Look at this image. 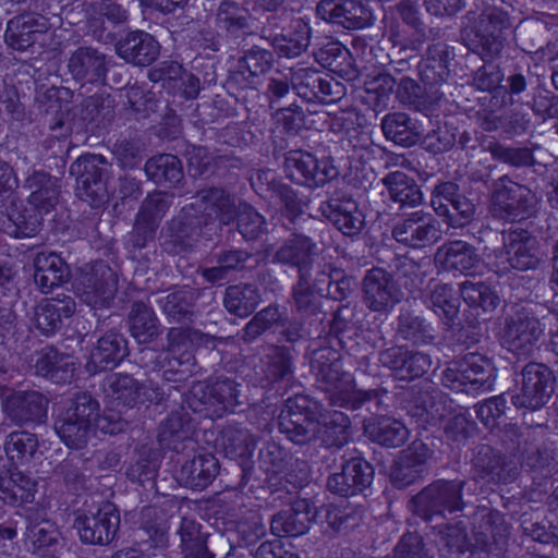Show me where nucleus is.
Instances as JSON below:
<instances>
[{"label":"nucleus","instance_id":"f257e3e1","mask_svg":"<svg viewBox=\"0 0 558 558\" xmlns=\"http://www.w3.org/2000/svg\"><path fill=\"white\" fill-rule=\"evenodd\" d=\"M279 429L298 445L320 439L326 446H342L349 437V417L338 411L323 413L322 404L304 395L286 401L278 417Z\"/></svg>","mask_w":558,"mask_h":558},{"label":"nucleus","instance_id":"f03ea898","mask_svg":"<svg viewBox=\"0 0 558 558\" xmlns=\"http://www.w3.org/2000/svg\"><path fill=\"white\" fill-rule=\"evenodd\" d=\"M312 369L319 388L332 405L354 410L377 398L375 390L356 389L352 374L343 371L340 354L332 349L315 351Z\"/></svg>","mask_w":558,"mask_h":558},{"label":"nucleus","instance_id":"7ed1b4c3","mask_svg":"<svg viewBox=\"0 0 558 558\" xmlns=\"http://www.w3.org/2000/svg\"><path fill=\"white\" fill-rule=\"evenodd\" d=\"M508 27L507 14L486 7L481 13L470 12L462 29V37L471 50L486 61L498 57L504 48V29Z\"/></svg>","mask_w":558,"mask_h":558},{"label":"nucleus","instance_id":"20e7f679","mask_svg":"<svg viewBox=\"0 0 558 558\" xmlns=\"http://www.w3.org/2000/svg\"><path fill=\"white\" fill-rule=\"evenodd\" d=\"M203 210L208 219L217 220L219 226L229 225L233 220L235 209L238 229L247 240L257 239L265 233L266 222L251 205L243 203L235 207L234 199L222 189L211 187L199 193Z\"/></svg>","mask_w":558,"mask_h":558},{"label":"nucleus","instance_id":"39448f33","mask_svg":"<svg viewBox=\"0 0 558 558\" xmlns=\"http://www.w3.org/2000/svg\"><path fill=\"white\" fill-rule=\"evenodd\" d=\"M25 186L31 191L28 203L37 214L28 218L21 214L10 215L15 226L12 233L16 238L34 235L41 225L40 217L52 211L59 203L60 180L47 172L34 171L25 180Z\"/></svg>","mask_w":558,"mask_h":558},{"label":"nucleus","instance_id":"423d86ee","mask_svg":"<svg viewBox=\"0 0 558 558\" xmlns=\"http://www.w3.org/2000/svg\"><path fill=\"white\" fill-rule=\"evenodd\" d=\"M494 379L492 362L480 353H469L462 360L451 363L441 376L444 386L466 393L490 390Z\"/></svg>","mask_w":558,"mask_h":558},{"label":"nucleus","instance_id":"0eeeda50","mask_svg":"<svg viewBox=\"0 0 558 558\" xmlns=\"http://www.w3.org/2000/svg\"><path fill=\"white\" fill-rule=\"evenodd\" d=\"M98 411V402L88 393H80L54 423L61 440L70 448L84 447L92 433L93 420Z\"/></svg>","mask_w":558,"mask_h":558},{"label":"nucleus","instance_id":"6e6552de","mask_svg":"<svg viewBox=\"0 0 558 558\" xmlns=\"http://www.w3.org/2000/svg\"><path fill=\"white\" fill-rule=\"evenodd\" d=\"M168 368L165 371L167 380H185L193 372L195 345H208L210 336L191 328H171L167 335Z\"/></svg>","mask_w":558,"mask_h":558},{"label":"nucleus","instance_id":"1a4fd4ad","mask_svg":"<svg viewBox=\"0 0 558 558\" xmlns=\"http://www.w3.org/2000/svg\"><path fill=\"white\" fill-rule=\"evenodd\" d=\"M535 195L525 185L512 181L505 175L493 184L490 211L505 220L524 219L534 207Z\"/></svg>","mask_w":558,"mask_h":558},{"label":"nucleus","instance_id":"9d476101","mask_svg":"<svg viewBox=\"0 0 558 558\" xmlns=\"http://www.w3.org/2000/svg\"><path fill=\"white\" fill-rule=\"evenodd\" d=\"M106 159L100 155H85L70 167V174L76 178V196L92 207H99L108 199L105 181Z\"/></svg>","mask_w":558,"mask_h":558},{"label":"nucleus","instance_id":"9b49d317","mask_svg":"<svg viewBox=\"0 0 558 558\" xmlns=\"http://www.w3.org/2000/svg\"><path fill=\"white\" fill-rule=\"evenodd\" d=\"M544 335V327L531 308L520 307L506 319L502 345L518 356H529Z\"/></svg>","mask_w":558,"mask_h":558},{"label":"nucleus","instance_id":"f8f14e48","mask_svg":"<svg viewBox=\"0 0 558 558\" xmlns=\"http://www.w3.org/2000/svg\"><path fill=\"white\" fill-rule=\"evenodd\" d=\"M238 393L236 383L229 378L198 381L191 388L189 403L195 412L205 411L210 416L221 417L239 403Z\"/></svg>","mask_w":558,"mask_h":558},{"label":"nucleus","instance_id":"ddd939ff","mask_svg":"<svg viewBox=\"0 0 558 558\" xmlns=\"http://www.w3.org/2000/svg\"><path fill=\"white\" fill-rule=\"evenodd\" d=\"M555 377L551 369L542 363H529L521 372V386L511 396L518 408L536 410L542 408L554 392Z\"/></svg>","mask_w":558,"mask_h":558},{"label":"nucleus","instance_id":"4468645a","mask_svg":"<svg viewBox=\"0 0 558 558\" xmlns=\"http://www.w3.org/2000/svg\"><path fill=\"white\" fill-rule=\"evenodd\" d=\"M463 486V481H437L428 485L414 497L415 511L425 520H430L434 515H442L446 511L461 510Z\"/></svg>","mask_w":558,"mask_h":558},{"label":"nucleus","instance_id":"2eb2a0df","mask_svg":"<svg viewBox=\"0 0 558 558\" xmlns=\"http://www.w3.org/2000/svg\"><path fill=\"white\" fill-rule=\"evenodd\" d=\"M498 271L509 269H534L541 262L538 242L526 230H514L508 233L505 250L497 257Z\"/></svg>","mask_w":558,"mask_h":558},{"label":"nucleus","instance_id":"dca6fc26","mask_svg":"<svg viewBox=\"0 0 558 558\" xmlns=\"http://www.w3.org/2000/svg\"><path fill=\"white\" fill-rule=\"evenodd\" d=\"M402 298L401 290L388 271L373 268L366 272L363 279V300L371 311L389 312Z\"/></svg>","mask_w":558,"mask_h":558},{"label":"nucleus","instance_id":"f3484780","mask_svg":"<svg viewBox=\"0 0 558 558\" xmlns=\"http://www.w3.org/2000/svg\"><path fill=\"white\" fill-rule=\"evenodd\" d=\"M117 276L102 262L95 263L80 279L77 286L82 300L93 307L109 305L117 292Z\"/></svg>","mask_w":558,"mask_h":558},{"label":"nucleus","instance_id":"a211bd4d","mask_svg":"<svg viewBox=\"0 0 558 558\" xmlns=\"http://www.w3.org/2000/svg\"><path fill=\"white\" fill-rule=\"evenodd\" d=\"M432 205L435 211L439 216H444L452 228H462L469 225L475 214L474 204L459 194L457 184L452 182H445L436 187Z\"/></svg>","mask_w":558,"mask_h":558},{"label":"nucleus","instance_id":"6ab92c4d","mask_svg":"<svg viewBox=\"0 0 558 558\" xmlns=\"http://www.w3.org/2000/svg\"><path fill=\"white\" fill-rule=\"evenodd\" d=\"M104 388L116 408L131 409L145 401H156L161 396L159 388H147L128 374L109 375Z\"/></svg>","mask_w":558,"mask_h":558},{"label":"nucleus","instance_id":"aec40b11","mask_svg":"<svg viewBox=\"0 0 558 558\" xmlns=\"http://www.w3.org/2000/svg\"><path fill=\"white\" fill-rule=\"evenodd\" d=\"M316 14L347 29H360L373 23L372 11L359 0H320Z\"/></svg>","mask_w":558,"mask_h":558},{"label":"nucleus","instance_id":"412c9836","mask_svg":"<svg viewBox=\"0 0 558 558\" xmlns=\"http://www.w3.org/2000/svg\"><path fill=\"white\" fill-rule=\"evenodd\" d=\"M119 523V514L110 506H106L95 512L87 511L78 514L74 526L82 542L104 545L114 537Z\"/></svg>","mask_w":558,"mask_h":558},{"label":"nucleus","instance_id":"4be33fe9","mask_svg":"<svg viewBox=\"0 0 558 558\" xmlns=\"http://www.w3.org/2000/svg\"><path fill=\"white\" fill-rule=\"evenodd\" d=\"M286 170L293 181L315 185H323L337 175L336 168L327 160L319 161L312 154L301 150L289 153Z\"/></svg>","mask_w":558,"mask_h":558},{"label":"nucleus","instance_id":"5701e85b","mask_svg":"<svg viewBox=\"0 0 558 558\" xmlns=\"http://www.w3.org/2000/svg\"><path fill=\"white\" fill-rule=\"evenodd\" d=\"M392 235L408 246L424 247L440 239V225L430 215L414 213L395 226Z\"/></svg>","mask_w":558,"mask_h":558},{"label":"nucleus","instance_id":"b1692460","mask_svg":"<svg viewBox=\"0 0 558 558\" xmlns=\"http://www.w3.org/2000/svg\"><path fill=\"white\" fill-rule=\"evenodd\" d=\"M48 400L38 391H17L3 402L5 416L16 425L40 423L47 415Z\"/></svg>","mask_w":558,"mask_h":558},{"label":"nucleus","instance_id":"393cba45","mask_svg":"<svg viewBox=\"0 0 558 558\" xmlns=\"http://www.w3.org/2000/svg\"><path fill=\"white\" fill-rule=\"evenodd\" d=\"M475 476L488 484L508 483L517 475V465L506 461L494 448L480 445L472 459Z\"/></svg>","mask_w":558,"mask_h":558},{"label":"nucleus","instance_id":"a878e982","mask_svg":"<svg viewBox=\"0 0 558 558\" xmlns=\"http://www.w3.org/2000/svg\"><path fill=\"white\" fill-rule=\"evenodd\" d=\"M373 481V468L361 458L343 463L341 472L329 476L327 487L342 496L355 495L367 488Z\"/></svg>","mask_w":558,"mask_h":558},{"label":"nucleus","instance_id":"bb28decb","mask_svg":"<svg viewBox=\"0 0 558 558\" xmlns=\"http://www.w3.org/2000/svg\"><path fill=\"white\" fill-rule=\"evenodd\" d=\"M437 267L444 270L471 275L481 264L476 248L466 241L453 240L441 244L434 256Z\"/></svg>","mask_w":558,"mask_h":558},{"label":"nucleus","instance_id":"cd10ccee","mask_svg":"<svg viewBox=\"0 0 558 558\" xmlns=\"http://www.w3.org/2000/svg\"><path fill=\"white\" fill-rule=\"evenodd\" d=\"M316 511L306 499L294 501L290 508L280 511L272 517L270 529L272 534L279 537L299 536L305 534Z\"/></svg>","mask_w":558,"mask_h":558},{"label":"nucleus","instance_id":"c85d7f7f","mask_svg":"<svg viewBox=\"0 0 558 558\" xmlns=\"http://www.w3.org/2000/svg\"><path fill=\"white\" fill-rule=\"evenodd\" d=\"M432 456V450L421 440L413 441L405 450L401 451L396 462L391 477L398 487H404L414 483L425 472V464Z\"/></svg>","mask_w":558,"mask_h":558},{"label":"nucleus","instance_id":"c756f323","mask_svg":"<svg viewBox=\"0 0 558 558\" xmlns=\"http://www.w3.org/2000/svg\"><path fill=\"white\" fill-rule=\"evenodd\" d=\"M75 310V301L70 295L44 300L35 308V326L43 335L50 336L60 329L63 318L71 317Z\"/></svg>","mask_w":558,"mask_h":558},{"label":"nucleus","instance_id":"7c9ffc66","mask_svg":"<svg viewBox=\"0 0 558 558\" xmlns=\"http://www.w3.org/2000/svg\"><path fill=\"white\" fill-rule=\"evenodd\" d=\"M159 44L145 32L130 33L117 44L119 57L138 66L151 64L159 56Z\"/></svg>","mask_w":558,"mask_h":558},{"label":"nucleus","instance_id":"2f4dec72","mask_svg":"<svg viewBox=\"0 0 558 558\" xmlns=\"http://www.w3.org/2000/svg\"><path fill=\"white\" fill-rule=\"evenodd\" d=\"M34 281L43 293H49L69 278L66 263L54 252H40L34 258Z\"/></svg>","mask_w":558,"mask_h":558},{"label":"nucleus","instance_id":"473e14b6","mask_svg":"<svg viewBox=\"0 0 558 558\" xmlns=\"http://www.w3.org/2000/svg\"><path fill=\"white\" fill-rule=\"evenodd\" d=\"M126 354L123 337L116 332L102 336L90 351L86 368L89 373H98L117 366Z\"/></svg>","mask_w":558,"mask_h":558},{"label":"nucleus","instance_id":"72a5a7b5","mask_svg":"<svg viewBox=\"0 0 558 558\" xmlns=\"http://www.w3.org/2000/svg\"><path fill=\"white\" fill-rule=\"evenodd\" d=\"M46 29L44 17L25 14L9 21L4 38L10 47L24 51L33 46Z\"/></svg>","mask_w":558,"mask_h":558},{"label":"nucleus","instance_id":"f704fd0d","mask_svg":"<svg viewBox=\"0 0 558 558\" xmlns=\"http://www.w3.org/2000/svg\"><path fill=\"white\" fill-rule=\"evenodd\" d=\"M315 243L305 235L292 234L276 251L274 260L294 267L299 276L308 275Z\"/></svg>","mask_w":558,"mask_h":558},{"label":"nucleus","instance_id":"c9c22d12","mask_svg":"<svg viewBox=\"0 0 558 558\" xmlns=\"http://www.w3.org/2000/svg\"><path fill=\"white\" fill-rule=\"evenodd\" d=\"M272 64V53L269 50L253 47L239 59L233 80L243 87L255 88L258 77L265 74Z\"/></svg>","mask_w":558,"mask_h":558},{"label":"nucleus","instance_id":"e433bc0d","mask_svg":"<svg viewBox=\"0 0 558 558\" xmlns=\"http://www.w3.org/2000/svg\"><path fill=\"white\" fill-rule=\"evenodd\" d=\"M322 211L344 235L357 234L363 228V215L353 199H332Z\"/></svg>","mask_w":558,"mask_h":558},{"label":"nucleus","instance_id":"4c0bfd02","mask_svg":"<svg viewBox=\"0 0 558 558\" xmlns=\"http://www.w3.org/2000/svg\"><path fill=\"white\" fill-rule=\"evenodd\" d=\"M192 429L189 413L182 410L174 411L159 427V442L163 447L179 452L185 448L183 444H193L191 439Z\"/></svg>","mask_w":558,"mask_h":558},{"label":"nucleus","instance_id":"58836bf2","mask_svg":"<svg viewBox=\"0 0 558 558\" xmlns=\"http://www.w3.org/2000/svg\"><path fill=\"white\" fill-rule=\"evenodd\" d=\"M218 473V460L210 453L198 454L182 464L180 481L183 485L194 488H205Z\"/></svg>","mask_w":558,"mask_h":558},{"label":"nucleus","instance_id":"ea45409f","mask_svg":"<svg viewBox=\"0 0 558 558\" xmlns=\"http://www.w3.org/2000/svg\"><path fill=\"white\" fill-rule=\"evenodd\" d=\"M68 66L75 78H87L89 82L100 78L107 71L105 54L89 47L75 50Z\"/></svg>","mask_w":558,"mask_h":558},{"label":"nucleus","instance_id":"a19ab883","mask_svg":"<svg viewBox=\"0 0 558 558\" xmlns=\"http://www.w3.org/2000/svg\"><path fill=\"white\" fill-rule=\"evenodd\" d=\"M385 136L402 146H413L422 135L420 126L408 114L395 112L386 114L381 120Z\"/></svg>","mask_w":558,"mask_h":558},{"label":"nucleus","instance_id":"79ce46f5","mask_svg":"<svg viewBox=\"0 0 558 558\" xmlns=\"http://www.w3.org/2000/svg\"><path fill=\"white\" fill-rule=\"evenodd\" d=\"M365 432L373 441L388 448L400 447L409 438L407 426L391 417H378L368 422Z\"/></svg>","mask_w":558,"mask_h":558},{"label":"nucleus","instance_id":"37998d69","mask_svg":"<svg viewBox=\"0 0 558 558\" xmlns=\"http://www.w3.org/2000/svg\"><path fill=\"white\" fill-rule=\"evenodd\" d=\"M36 371L41 376L60 384L73 377L75 363L71 356L47 348L36 361Z\"/></svg>","mask_w":558,"mask_h":558},{"label":"nucleus","instance_id":"c03bdc74","mask_svg":"<svg viewBox=\"0 0 558 558\" xmlns=\"http://www.w3.org/2000/svg\"><path fill=\"white\" fill-rule=\"evenodd\" d=\"M310 37L311 28L308 24L298 19L291 22L283 34L275 37L274 47L280 56L295 58L306 50Z\"/></svg>","mask_w":558,"mask_h":558},{"label":"nucleus","instance_id":"a18cd8bd","mask_svg":"<svg viewBox=\"0 0 558 558\" xmlns=\"http://www.w3.org/2000/svg\"><path fill=\"white\" fill-rule=\"evenodd\" d=\"M171 204L170 196L163 192H155L148 195L142 204L135 222V231L150 236Z\"/></svg>","mask_w":558,"mask_h":558},{"label":"nucleus","instance_id":"49530a36","mask_svg":"<svg viewBox=\"0 0 558 558\" xmlns=\"http://www.w3.org/2000/svg\"><path fill=\"white\" fill-rule=\"evenodd\" d=\"M262 298L258 289L248 283L227 288L223 298L226 310L241 318L250 316Z\"/></svg>","mask_w":558,"mask_h":558},{"label":"nucleus","instance_id":"de8ad7c7","mask_svg":"<svg viewBox=\"0 0 558 558\" xmlns=\"http://www.w3.org/2000/svg\"><path fill=\"white\" fill-rule=\"evenodd\" d=\"M4 451L14 464H28L38 458V439L35 434L16 430L7 436Z\"/></svg>","mask_w":558,"mask_h":558},{"label":"nucleus","instance_id":"09e8293b","mask_svg":"<svg viewBox=\"0 0 558 558\" xmlns=\"http://www.w3.org/2000/svg\"><path fill=\"white\" fill-rule=\"evenodd\" d=\"M129 320L131 335L138 343H148L159 333L158 320L154 311L142 302L133 304Z\"/></svg>","mask_w":558,"mask_h":558},{"label":"nucleus","instance_id":"8fccbe9b","mask_svg":"<svg viewBox=\"0 0 558 558\" xmlns=\"http://www.w3.org/2000/svg\"><path fill=\"white\" fill-rule=\"evenodd\" d=\"M390 198L402 206H416L422 202V193L415 182L401 171H395L383 179Z\"/></svg>","mask_w":558,"mask_h":558},{"label":"nucleus","instance_id":"3c124183","mask_svg":"<svg viewBox=\"0 0 558 558\" xmlns=\"http://www.w3.org/2000/svg\"><path fill=\"white\" fill-rule=\"evenodd\" d=\"M141 520L142 530L148 536L144 544L150 542L149 547L163 549L168 542V521L163 510L156 506L146 507L141 512Z\"/></svg>","mask_w":558,"mask_h":558},{"label":"nucleus","instance_id":"603ef678","mask_svg":"<svg viewBox=\"0 0 558 558\" xmlns=\"http://www.w3.org/2000/svg\"><path fill=\"white\" fill-rule=\"evenodd\" d=\"M145 171L149 179L159 184H175L183 178L181 161L177 156L170 154L150 158L145 165Z\"/></svg>","mask_w":558,"mask_h":558},{"label":"nucleus","instance_id":"864d4df0","mask_svg":"<svg viewBox=\"0 0 558 558\" xmlns=\"http://www.w3.org/2000/svg\"><path fill=\"white\" fill-rule=\"evenodd\" d=\"M181 547L186 558H213L199 531V524L191 518H182L178 529Z\"/></svg>","mask_w":558,"mask_h":558},{"label":"nucleus","instance_id":"5fc2aeb1","mask_svg":"<svg viewBox=\"0 0 558 558\" xmlns=\"http://www.w3.org/2000/svg\"><path fill=\"white\" fill-rule=\"evenodd\" d=\"M433 329L423 318L410 312H402L398 318L397 335L413 344H427L433 341Z\"/></svg>","mask_w":558,"mask_h":558},{"label":"nucleus","instance_id":"6e6d98bb","mask_svg":"<svg viewBox=\"0 0 558 558\" xmlns=\"http://www.w3.org/2000/svg\"><path fill=\"white\" fill-rule=\"evenodd\" d=\"M197 292L189 287L179 289L165 296L161 302L163 312L174 320H184L193 316Z\"/></svg>","mask_w":558,"mask_h":558},{"label":"nucleus","instance_id":"4d7b16f0","mask_svg":"<svg viewBox=\"0 0 558 558\" xmlns=\"http://www.w3.org/2000/svg\"><path fill=\"white\" fill-rule=\"evenodd\" d=\"M292 355L289 349L269 345L264 354V372L269 380L276 381L293 372Z\"/></svg>","mask_w":558,"mask_h":558},{"label":"nucleus","instance_id":"13d9d810","mask_svg":"<svg viewBox=\"0 0 558 558\" xmlns=\"http://www.w3.org/2000/svg\"><path fill=\"white\" fill-rule=\"evenodd\" d=\"M427 303L435 314L448 319H452L459 308V299L447 283L435 282L430 288Z\"/></svg>","mask_w":558,"mask_h":558},{"label":"nucleus","instance_id":"bf43d9fd","mask_svg":"<svg viewBox=\"0 0 558 558\" xmlns=\"http://www.w3.org/2000/svg\"><path fill=\"white\" fill-rule=\"evenodd\" d=\"M461 295L470 306L481 307L485 312L495 310L500 301L497 293L484 282H463Z\"/></svg>","mask_w":558,"mask_h":558},{"label":"nucleus","instance_id":"052dcab7","mask_svg":"<svg viewBox=\"0 0 558 558\" xmlns=\"http://www.w3.org/2000/svg\"><path fill=\"white\" fill-rule=\"evenodd\" d=\"M217 25L231 35L247 27V12L232 1H222L216 14Z\"/></svg>","mask_w":558,"mask_h":558},{"label":"nucleus","instance_id":"680f3d73","mask_svg":"<svg viewBox=\"0 0 558 558\" xmlns=\"http://www.w3.org/2000/svg\"><path fill=\"white\" fill-rule=\"evenodd\" d=\"M428 267L429 263L426 260L417 263L411 258L402 257L397 262L396 274L405 289L415 291L420 290L423 286L426 277V268Z\"/></svg>","mask_w":558,"mask_h":558},{"label":"nucleus","instance_id":"e2e57ef3","mask_svg":"<svg viewBox=\"0 0 558 558\" xmlns=\"http://www.w3.org/2000/svg\"><path fill=\"white\" fill-rule=\"evenodd\" d=\"M280 312L277 306H267L259 311L243 328L242 339L251 342L280 320Z\"/></svg>","mask_w":558,"mask_h":558},{"label":"nucleus","instance_id":"0e129e2a","mask_svg":"<svg viewBox=\"0 0 558 558\" xmlns=\"http://www.w3.org/2000/svg\"><path fill=\"white\" fill-rule=\"evenodd\" d=\"M414 415L424 417L427 423H436L445 416V405L438 392H422L415 399Z\"/></svg>","mask_w":558,"mask_h":558},{"label":"nucleus","instance_id":"69168bd1","mask_svg":"<svg viewBox=\"0 0 558 558\" xmlns=\"http://www.w3.org/2000/svg\"><path fill=\"white\" fill-rule=\"evenodd\" d=\"M292 85L296 94L307 100L315 101V88L319 83V73L308 68H299L292 72Z\"/></svg>","mask_w":558,"mask_h":558},{"label":"nucleus","instance_id":"338daca9","mask_svg":"<svg viewBox=\"0 0 558 558\" xmlns=\"http://www.w3.org/2000/svg\"><path fill=\"white\" fill-rule=\"evenodd\" d=\"M221 441L231 453L235 454H244L255 445L254 438L247 429L232 426L223 429Z\"/></svg>","mask_w":558,"mask_h":558},{"label":"nucleus","instance_id":"774afa93","mask_svg":"<svg viewBox=\"0 0 558 558\" xmlns=\"http://www.w3.org/2000/svg\"><path fill=\"white\" fill-rule=\"evenodd\" d=\"M11 504L32 502L37 492V483L22 472L12 473Z\"/></svg>","mask_w":558,"mask_h":558}]
</instances>
